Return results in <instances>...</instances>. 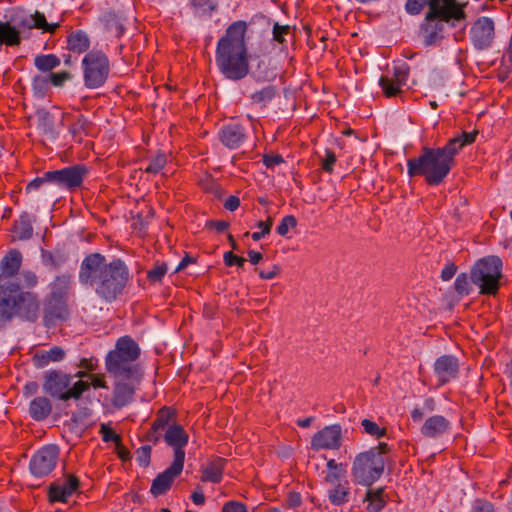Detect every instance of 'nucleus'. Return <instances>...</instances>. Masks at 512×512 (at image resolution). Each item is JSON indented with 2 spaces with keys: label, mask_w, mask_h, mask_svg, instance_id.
Instances as JSON below:
<instances>
[{
  "label": "nucleus",
  "mask_w": 512,
  "mask_h": 512,
  "mask_svg": "<svg viewBox=\"0 0 512 512\" xmlns=\"http://www.w3.org/2000/svg\"><path fill=\"white\" fill-rule=\"evenodd\" d=\"M222 512H247L246 506L240 502L230 501L224 504Z\"/></svg>",
  "instance_id": "680f3d73"
},
{
  "label": "nucleus",
  "mask_w": 512,
  "mask_h": 512,
  "mask_svg": "<svg viewBox=\"0 0 512 512\" xmlns=\"http://www.w3.org/2000/svg\"><path fill=\"white\" fill-rule=\"evenodd\" d=\"M219 137L221 142L230 149L238 148L245 139L244 128L239 124H229L224 126Z\"/></svg>",
  "instance_id": "393cba45"
},
{
  "label": "nucleus",
  "mask_w": 512,
  "mask_h": 512,
  "mask_svg": "<svg viewBox=\"0 0 512 512\" xmlns=\"http://www.w3.org/2000/svg\"><path fill=\"white\" fill-rule=\"evenodd\" d=\"M134 386L127 379H117L113 390L112 405L117 408H123L132 402L134 396Z\"/></svg>",
  "instance_id": "b1692460"
},
{
  "label": "nucleus",
  "mask_w": 512,
  "mask_h": 512,
  "mask_svg": "<svg viewBox=\"0 0 512 512\" xmlns=\"http://www.w3.org/2000/svg\"><path fill=\"white\" fill-rule=\"evenodd\" d=\"M34 65L41 72H51L60 65V59L54 54L38 55L34 59Z\"/></svg>",
  "instance_id": "e433bc0d"
},
{
  "label": "nucleus",
  "mask_w": 512,
  "mask_h": 512,
  "mask_svg": "<svg viewBox=\"0 0 512 512\" xmlns=\"http://www.w3.org/2000/svg\"><path fill=\"white\" fill-rule=\"evenodd\" d=\"M90 47V39L86 32L76 30L71 32L67 37V48L74 53H84Z\"/></svg>",
  "instance_id": "c85d7f7f"
},
{
  "label": "nucleus",
  "mask_w": 512,
  "mask_h": 512,
  "mask_svg": "<svg viewBox=\"0 0 512 512\" xmlns=\"http://www.w3.org/2000/svg\"><path fill=\"white\" fill-rule=\"evenodd\" d=\"M287 506L289 508H296L299 507L302 503V499L299 493L297 492H290L288 494L287 500H286Z\"/></svg>",
  "instance_id": "69168bd1"
},
{
  "label": "nucleus",
  "mask_w": 512,
  "mask_h": 512,
  "mask_svg": "<svg viewBox=\"0 0 512 512\" xmlns=\"http://www.w3.org/2000/svg\"><path fill=\"white\" fill-rule=\"evenodd\" d=\"M139 356L138 344L129 336L120 337L115 348L106 355V370L116 379L139 380L141 373L138 365L135 364Z\"/></svg>",
  "instance_id": "20e7f679"
},
{
  "label": "nucleus",
  "mask_w": 512,
  "mask_h": 512,
  "mask_svg": "<svg viewBox=\"0 0 512 512\" xmlns=\"http://www.w3.org/2000/svg\"><path fill=\"white\" fill-rule=\"evenodd\" d=\"M167 272V265L165 263L157 264L154 268L147 272V278L150 282H160Z\"/></svg>",
  "instance_id": "09e8293b"
},
{
  "label": "nucleus",
  "mask_w": 512,
  "mask_h": 512,
  "mask_svg": "<svg viewBox=\"0 0 512 512\" xmlns=\"http://www.w3.org/2000/svg\"><path fill=\"white\" fill-rule=\"evenodd\" d=\"M106 28L115 36L120 37L124 32V26L119 15L108 12L104 16Z\"/></svg>",
  "instance_id": "4c0bfd02"
},
{
  "label": "nucleus",
  "mask_w": 512,
  "mask_h": 512,
  "mask_svg": "<svg viewBox=\"0 0 512 512\" xmlns=\"http://www.w3.org/2000/svg\"><path fill=\"white\" fill-rule=\"evenodd\" d=\"M277 94V88L274 85H267L262 89L254 92L250 96L251 103L261 108L266 107Z\"/></svg>",
  "instance_id": "72a5a7b5"
},
{
  "label": "nucleus",
  "mask_w": 512,
  "mask_h": 512,
  "mask_svg": "<svg viewBox=\"0 0 512 512\" xmlns=\"http://www.w3.org/2000/svg\"><path fill=\"white\" fill-rule=\"evenodd\" d=\"M341 438L342 431L340 425L326 426L313 436L311 447L314 450L338 449L341 446Z\"/></svg>",
  "instance_id": "2eb2a0df"
},
{
  "label": "nucleus",
  "mask_w": 512,
  "mask_h": 512,
  "mask_svg": "<svg viewBox=\"0 0 512 512\" xmlns=\"http://www.w3.org/2000/svg\"><path fill=\"white\" fill-rule=\"evenodd\" d=\"M464 7L465 4H461L457 0H432L426 15L441 18L442 21H451V26L455 27L457 22L466 19Z\"/></svg>",
  "instance_id": "9b49d317"
},
{
  "label": "nucleus",
  "mask_w": 512,
  "mask_h": 512,
  "mask_svg": "<svg viewBox=\"0 0 512 512\" xmlns=\"http://www.w3.org/2000/svg\"><path fill=\"white\" fill-rule=\"evenodd\" d=\"M22 255L18 250H12L1 260V272L6 277L14 276L20 269Z\"/></svg>",
  "instance_id": "c756f323"
},
{
  "label": "nucleus",
  "mask_w": 512,
  "mask_h": 512,
  "mask_svg": "<svg viewBox=\"0 0 512 512\" xmlns=\"http://www.w3.org/2000/svg\"><path fill=\"white\" fill-rule=\"evenodd\" d=\"M13 233L18 240H28L32 237V221L28 213H22L19 219L15 221L13 226Z\"/></svg>",
  "instance_id": "2f4dec72"
},
{
  "label": "nucleus",
  "mask_w": 512,
  "mask_h": 512,
  "mask_svg": "<svg viewBox=\"0 0 512 512\" xmlns=\"http://www.w3.org/2000/svg\"><path fill=\"white\" fill-rule=\"evenodd\" d=\"M502 261L497 256H489L478 260L470 271V279L479 287L480 294L495 295L499 290L502 277Z\"/></svg>",
  "instance_id": "423d86ee"
},
{
  "label": "nucleus",
  "mask_w": 512,
  "mask_h": 512,
  "mask_svg": "<svg viewBox=\"0 0 512 512\" xmlns=\"http://www.w3.org/2000/svg\"><path fill=\"white\" fill-rule=\"evenodd\" d=\"M79 479L74 475H68L63 484L52 483L49 486L50 502H66L79 487Z\"/></svg>",
  "instance_id": "412c9836"
},
{
  "label": "nucleus",
  "mask_w": 512,
  "mask_h": 512,
  "mask_svg": "<svg viewBox=\"0 0 512 512\" xmlns=\"http://www.w3.org/2000/svg\"><path fill=\"white\" fill-rule=\"evenodd\" d=\"M192 6L201 12H209L216 8L217 3L215 0H192Z\"/></svg>",
  "instance_id": "4d7b16f0"
},
{
  "label": "nucleus",
  "mask_w": 512,
  "mask_h": 512,
  "mask_svg": "<svg viewBox=\"0 0 512 512\" xmlns=\"http://www.w3.org/2000/svg\"><path fill=\"white\" fill-rule=\"evenodd\" d=\"M282 162H283V158L279 154H276V155H264L263 156V163L265 164V166L267 168H273V167H275L276 165H278V164H280Z\"/></svg>",
  "instance_id": "e2e57ef3"
},
{
  "label": "nucleus",
  "mask_w": 512,
  "mask_h": 512,
  "mask_svg": "<svg viewBox=\"0 0 512 512\" xmlns=\"http://www.w3.org/2000/svg\"><path fill=\"white\" fill-rule=\"evenodd\" d=\"M297 225V220L293 215L285 216L281 223L277 226V233L281 236H285L289 228H294Z\"/></svg>",
  "instance_id": "8fccbe9b"
},
{
  "label": "nucleus",
  "mask_w": 512,
  "mask_h": 512,
  "mask_svg": "<svg viewBox=\"0 0 512 512\" xmlns=\"http://www.w3.org/2000/svg\"><path fill=\"white\" fill-rule=\"evenodd\" d=\"M229 225H230L229 222L224 221V220H218V221L210 220L206 224V226L208 228H213L218 232H224L225 230L228 229Z\"/></svg>",
  "instance_id": "338daca9"
},
{
  "label": "nucleus",
  "mask_w": 512,
  "mask_h": 512,
  "mask_svg": "<svg viewBox=\"0 0 512 512\" xmlns=\"http://www.w3.org/2000/svg\"><path fill=\"white\" fill-rule=\"evenodd\" d=\"M451 25V21H442L441 18L428 17L425 14L423 23L420 26L421 36L425 46L437 45L444 38L445 25Z\"/></svg>",
  "instance_id": "4468645a"
},
{
  "label": "nucleus",
  "mask_w": 512,
  "mask_h": 512,
  "mask_svg": "<svg viewBox=\"0 0 512 512\" xmlns=\"http://www.w3.org/2000/svg\"><path fill=\"white\" fill-rule=\"evenodd\" d=\"M72 376L59 370H54L45 375L43 389L52 397L62 400L68 390Z\"/></svg>",
  "instance_id": "f3484780"
},
{
  "label": "nucleus",
  "mask_w": 512,
  "mask_h": 512,
  "mask_svg": "<svg viewBox=\"0 0 512 512\" xmlns=\"http://www.w3.org/2000/svg\"><path fill=\"white\" fill-rule=\"evenodd\" d=\"M90 122L82 115L70 126V133L77 142L82 141V136L88 133Z\"/></svg>",
  "instance_id": "58836bf2"
},
{
  "label": "nucleus",
  "mask_w": 512,
  "mask_h": 512,
  "mask_svg": "<svg viewBox=\"0 0 512 512\" xmlns=\"http://www.w3.org/2000/svg\"><path fill=\"white\" fill-rule=\"evenodd\" d=\"M51 411L52 405L46 397H36L30 403L29 412L34 420H44L50 415Z\"/></svg>",
  "instance_id": "7c9ffc66"
},
{
  "label": "nucleus",
  "mask_w": 512,
  "mask_h": 512,
  "mask_svg": "<svg viewBox=\"0 0 512 512\" xmlns=\"http://www.w3.org/2000/svg\"><path fill=\"white\" fill-rule=\"evenodd\" d=\"M100 433L102 435V439L104 442H114L117 444L121 441V437L116 434V432L107 426L106 424H102L100 428Z\"/></svg>",
  "instance_id": "864d4df0"
},
{
  "label": "nucleus",
  "mask_w": 512,
  "mask_h": 512,
  "mask_svg": "<svg viewBox=\"0 0 512 512\" xmlns=\"http://www.w3.org/2000/svg\"><path fill=\"white\" fill-rule=\"evenodd\" d=\"M365 501H368L367 510L368 512H379L385 505L383 498V488L379 489H368L365 497Z\"/></svg>",
  "instance_id": "c9c22d12"
},
{
  "label": "nucleus",
  "mask_w": 512,
  "mask_h": 512,
  "mask_svg": "<svg viewBox=\"0 0 512 512\" xmlns=\"http://www.w3.org/2000/svg\"><path fill=\"white\" fill-rule=\"evenodd\" d=\"M165 442L173 447L174 459L184 463L185 452L183 447L188 443V434L179 424H171L164 432Z\"/></svg>",
  "instance_id": "6ab92c4d"
},
{
  "label": "nucleus",
  "mask_w": 512,
  "mask_h": 512,
  "mask_svg": "<svg viewBox=\"0 0 512 512\" xmlns=\"http://www.w3.org/2000/svg\"><path fill=\"white\" fill-rule=\"evenodd\" d=\"M84 83L87 88L95 89L101 87L108 78L109 60L99 50L88 52L82 59Z\"/></svg>",
  "instance_id": "1a4fd4ad"
},
{
  "label": "nucleus",
  "mask_w": 512,
  "mask_h": 512,
  "mask_svg": "<svg viewBox=\"0 0 512 512\" xmlns=\"http://www.w3.org/2000/svg\"><path fill=\"white\" fill-rule=\"evenodd\" d=\"M8 291V283L0 285V315L6 314V309L9 307L6 293Z\"/></svg>",
  "instance_id": "052dcab7"
},
{
  "label": "nucleus",
  "mask_w": 512,
  "mask_h": 512,
  "mask_svg": "<svg viewBox=\"0 0 512 512\" xmlns=\"http://www.w3.org/2000/svg\"><path fill=\"white\" fill-rule=\"evenodd\" d=\"M459 371L458 359L452 355L439 357L434 364V372L441 385L454 379Z\"/></svg>",
  "instance_id": "aec40b11"
},
{
  "label": "nucleus",
  "mask_w": 512,
  "mask_h": 512,
  "mask_svg": "<svg viewBox=\"0 0 512 512\" xmlns=\"http://www.w3.org/2000/svg\"><path fill=\"white\" fill-rule=\"evenodd\" d=\"M71 284V275L63 274L57 276L51 283L50 296L66 299Z\"/></svg>",
  "instance_id": "f704fd0d"
},
{
  "label": "nucleus",
  "mask_w": 512,
  "mask_h": 512,
  "mask_svg": "<svg viewBox=\"0 0 512 512\" xmlns=\"http://www.w3.org/2000/svg\"><path fill=\"white\" fill-rule=\"evenodd\" d=\"M49 79L52 85L56 87H61L65 81L72 78V75L68 71H62L60 73H50Z\"/></svg>",
  "instance_id": "5fc2aeb1"
},
{
  "label": "nucleus",
  "mask_w": 512,
  "mask_h": 512,
  "mask_svg": "<svg viewBox=\"0 0 512 512\" xmlns=\"http://www.w3.org/2000/svg\"><path fill=\"white\" fill-rule=\"evenodd\" d=\"M9 307L6 314L0 315V326L9 321L14 315L34 322L38 317L39 303L35 294L22 292L20 285L15 282H8L6 293Z\"/></svg>",
  "instance_id": "39448f33"
},
{
  "label": "nucleus",
  "mask_w": 512,
  "mask_h": 512,
  "mask_svg": "<svg viewBox=\"0 0 512 512\" xmlns=\"http://www.w3.org/2000/svg\"><path fill=\"white\" fill-rule=\"evenodd\" d=\"M457 271V266L454 264V263H449L447 264L442 272H441V278L443 281H448L450 280L456 273Z\"/></svg>",
  "instance_id": "0e129e2a"
},
{
  "label": "nucleus",
  "mask_w": 512,
  "mask_h": 512,
  "mask_svg": "<svg viewBox=\"0 0 512 512\" xmlns=\"http://www.w3.org/2000/svg\"><path fill=\"white\" fill-rule=\"evenodd\" d=\"M225 460L223 458H215L202 468L203 482L219 483L222 479Z\"/></svg>",
  "instance_id": "cd10ccee"
},
{
  "label": "nucleus",
  "mask_w": 512,
  "mask_h": 512,
  "mask_svg": "<svg viewBox=\"0 0 512 512\" xmlns=\"http://www.w3.org/2000/svg\"><path fill=\"white\" fill-rule=\"evenodd\" d=\"M42 259L43 263L46 266L50 267L51 269H56L60 267L65 261L62 255H54L53 253L48 251H43Z\"/></svg>",
  "instance_id": "de8ad7c7"
},
{
  "label": "nucleus",
  "mask_w": 512,
  "mask_h": 512,
  "mask_svg": "<svg viewBox=\"0 0 512 512\" xmlns=\"http://www.w3.org/2000/svg\"><path fill=\"white\" fill-rule=\"evenodd\" d=\"M289 25H280L279 23H274L273 25V40L283 43L285 41V36L290 33Z\"/></svg>",
  "instance_id": "603ef678"
},
{
  "label": "nucleus",
  "mask_w": 512,
  "mask_h": 512,
  "mask_svg": "<svg viewBox=\"0 0 512 512\" xmlns=\"http://www.w3.org/2000/svg\"><path fill=\"white\" fill-rule=\"evenodd\" d=\"M247 23L239 20L226 29L218 41L215 60L220 72L230 80H241L249 73V59L245 43Z\"/></svg>",
  "instance_id": "7ed1b4c3"
},
{
  "label": "nucleus",
  "mask_w": 512,
  "mask_h": 512,
  "mask_svg": "<svg viewBox=\"0 0 512 512\" xmlns=\"http://www.w3.org/2000/svg\"><path fill=\"white\" fill-rule=\"evenodd\" d=\"M454 286L459 296H466L471 291V285L466 273H461L457 276Z\"/></svg>",
  "instance_id": "c03bdc74"
},
{
  "label": "nucleus",
  "mask_w": 512,
  "mask_h": 512,
  "mask_svg": "<svg viewBox=\"0 0 512 512\" xmlns=\"http://www.w3.org/2000/svg\"><path fill=\"white\" fill-rule=\"evenodd\" d=\"M88 169L85 165H73L59 170L47 171L51 185L61 189L74 190L80 187Z\"/></svg>",
  "instance_id": "9d476101"
},
{
  "label": "nucleus",
  "mask_w": 512,
  "mask_h": 512,
  "mask_svg": "<svg viewBox=\"0 0 512 512\" xmlns=\"http://www.w3.org/2000/svg\"><path fill=\"white\" fill-rule=\"evenodd\" d=\"M494 21L488 17L478 18L470 30L471 40L474 46L483 50L488 48L494 39Z\"/></svg>",
  "instance_id": "ddd939ff"
},
{
  "label": "nucleus",
  "mask_w": 512,
  "mask_h": 512,
  "mask_svg": "<svg viewBox=\"0 0 512 512\" xmlns=\"http://www.w3.org/2000/svg\"><path fill=\"white\" fill-rule=\"evenodd\" d=\"M90 387V383L79 380L73 384L62 397V401H68L69 399H79L82 394L87 391Z\"/></svg>",
  "instance_id": "ea45409f"
},
{
  "label": "nucleus",
  "mask_w": 512,
  "mask_h": 512,
  "mask_svg": "<svg viewBox=\"0 0 512 512\" xmlns=\"http://www.w3.org/2000/svg\"><path fill=\"white\" fill-rule=\"evenodd\" d=\"M173 415L174 413L167 407L160 409L157 414V418L153 422V426H155V429L163 430L165 432L168 426H170L169 421Z\"/></svg>",
  "instance_id": "79ce46f5"
},
{
  "label": "nucleus",
  "mask_w": 512,
  "mask_h": 512,
  "mask_svg": "<svg viewBox=\"0 0 512 512\" xmlns=\"http://www.w3.org/2000/svg\"><path fill=\"white\" fill-rule=\"evenodd\" d=\"M37 127L49 139H56L58 130L54 126L52 115L45 109H38L36 111Z\"/></svg>",
  "instance_id": "bb28decb"
},
{
  "label": "nucleus",
  "mask_w": 512,
  "mask_h": 512,
  "mask_svg": "<svg viewBox=\"0 0 512 512\" xmlns=\"http://www.w3.org/2000/svg\"><path fill=\"white\" fill-rule=\"evenodd\" d=\"M129 280V270L124 261L114 259L106 263L100 253L87 255L80 266L79 282L94 288L96 294L107 302L114 301Z\"/></svg>",
  "instance_id": "f03ea898"
},
{
  "label": "nucleus",
  "mask_w": 512,
  "mask_h": 512,
  "mask_svg": "<svg viewBox=\"0 0 512 512\" xmlns=\"http://www.w3.org/2000/svg\"><path fill=\"white\" fill-rule=\"evenodd\" d=\"M23 283L27 287H34L37 284V276L34 272L31 271H23L22 274Z\"/></svg>",
  "instance_id": "774afa93"
},
{
  "label": "nucleus",
  "mask_w": 512,
  "mask_h": 512,
  "mask_svg": "<svg viewBox=\"0 0 512 512\" xmlns=\"http://www.w3.org/2000/svg\"><path fill=\"white\" fill-rule=\"evenodd\" d=\"M451 428V423L442 415H433L428 417L421 426L420 432L427 438H438L447 433Z\"/></svg>",
  "instance_id": "5701e85b"
},
{
  "label": "nucleus",
  "mask_w": 512,
  "mask_h": 512,
  "mask_svg": "<svg viewBox=\"0 0 512 512\" xmlns=\"http://www.w3.org/2000/svg\"><path fill=\"white\" fill-rule=\"evenodd\" d=\"M477 134L478 131H464L443 147H423L420 156L407 160L408 175L423 176L427 184L439 185L455 165V156L464 146L472 144Z\"/></svg>",
  "instance_id": "f257e3e1"
},
{
  "label": "nucleus",
  "mask_w": 512,
  "mask_h": 512,
  "mask_svg": "<svg viewBox=\"0 0 512 512\" xmlns=\"http://www.w3.org/2000/svg\"><path fill=\"white\" fill-rule=\"evenodd\" d=\"M409 75V66L401 63L394 67L393 78L381 76L379 85L387 97H393L401 92V87L406 85Z\"/></svg>",
  "instance_id": "dca6fc26"
},
{
  "label": "nucleus",
  "mask_w": 512,
  "mask_h": 512,
  "mask_svg": "<svg viewBox=\"0 0 512 512\" xmlns=\"http://www.w3.org/2000/svg\"><path fill=\"white\" fill-rule=\"evenodd\" d=\"M66 356V352L59 346H53L47 351L37 352L33 356V364L37 368H44L51 362H60Z\"/></svg>",
  "instance_id": "a878e982"
},
{
  "label": "nucleus",
  "mask_w": 512,
  "mask_h": 512,
  "mask_svg": "<svg viewBox=\"0 0 512 512\" xmlns=\"http://www.w3.org/2000/svg\"><path fill=\"white\" fill-rule=\"evenodd\" d=\"M361 425L365 433L376 438H380L386 434V428L379 427V425L376 422H373L369 419H363Z\"/></svg>",
  "instance_id": "a18cd8bd"
},
{
  "label": "nucleus",
  "mask_w": 512,
  "mask_h": 512,
  "mask_svg": "<svg viewBox=\"0 0 512 512\" xmlns=\"http://www.w3.org/2000/svg\"><path fill=\"white\" fill-rule=\"evenodd\" d=\"M336 163V155L333 151L326 149L325 157L322 158V169L325 172L331 173L333 171V166Z\"/></svg>",
  "instance_id": "6e6d98bb"
},
{
  "label": "nucleus",
  "mask_w": 512,
  "mask_h": 512,
  "mask_svg": "<svg viewBox=\"0 0 512 512\" xmlns=\"http://www.w3.org/2000/svg\"><path fill=\"white\" fill-rule=\"evenodd\" d=\"M137 462L142 467H147L150 464V457H151V446L144 445L140 447L137 451Z\"/></svg>",
  "instance_id": "3c124183"
},
{
  "label": "nucleus",
  "mask_w": 512,
  "mask_h": 512,
  "mask_svg": "<svg viewBox=\"0 0 512 512\" xmlns=\"http://www.w3.org/2000/svg\"><path fill=\"white\" fill-rule=\"evenodd\" d=\"M183 466V462L174 459L171 466L153 480L150 492L155 496L164 494L171 487L174 479L182 472Z\"/></svg>",
  "instance_id": "a211bd4d"
},
{
  "label": "nucleus",
  "mask_w": 512,
  "mask_h": 512,
  "mask_svg": "<svg viewBox=\"0 0 512 512\" xmlns=\"http://www.w3.org/2000/svg\"><path fill=\"white\" fill-rule=\"evenodd\" d=\"M69 316L66 299L50 296L45 306L44 322L47 326L55 325L57 320H65Z\"/></svg>",
  "instance_id": "4be33fe9"
},
{
  "label": "nucleus",
  "mask_w": 512,
  "mask_h": 512,
  "mask_svg": "<svg viewBox=\"0 0 512 512\" xmlns=\"http://www.w3.org/2000/svg\"><path fill=\"white\" fill-rule=\"evenodd\" d=\"M59 449L55 445H46L38 450L30 460L29 468L36 477H44L56 466Z\"/></svg>",
  "instance_id": "f8f14e48"
},
{
  "label": "nucleus",
  "mask_w": 512,
  "mask_h": 512,
  "mask_svg": "<svg viewBox=\"0 0 512 512\" xmlns=\"http://www.w3.org/2000/svg\"><path fill=\"white\" fill-rule=\"evenodd\" d=\"M43 185H51L50 179L47 178V172H45L42 177H37L30 181L26 186V191L31 192L37 190Z\"/></svg>",
  "instance_id": "bf43d9fd"
},
{
  "label": "nucleus",
  "mask_w": 512,
  "mask_h": 512,
  "mask_svg": "<svg viewBox=\"0 0 512 512\" xmlns=\"http://www.w3.org/2000/svg\"><path fill=\"white\" fill-rule=\"evenodd\" d=\"M49 76L36 75L32 80V87L36 95L44 96L50 85Z\"/></svg>",
  "instance_id": "37998d69"
},
{
  "label": "nucleus",
  "mask_w": 512,
  "mask_h": 512,
  "mask_svg": "<svg viewBox=\"0 0 512 512\" xmlns=\"http://www.w3.org/2000/svg\"><path fill=\"white\" fill-rule=\"evenodd\" d=\"M167 164V156L165 153L158 152L155 156H153L148 164V166L144 169L146 173L157 174L160 172L165 165Z\"/></svg>",
  "instance_id": "a19ab883"
},
{
  "label": "nucleus",
  "mask_w": 512,
  "mask_h": 512,
  "mask_svg": "<svg viewBox=\"0 0 512 512\" xmlns=\"http://www.w3.org/2000/svg\"><path fill=\"white\" fill-rule=\"evenodd\" d=\"M350 485L348 481L338 483L328 491V499L336 506H341L349 501Z\"/></svg>",
  "instance_id": "473e14b6"
},
{
  "label": "nucleus",
  "mask_w": 512,
  "mask_h": 512,
  "mask_svg": "<svg viewBox=\"0 0 512 512\" xmlns=\"http://www.w3.org/2000/svg\"><path fill=\"white\" fill-rule=\"evenodd\" d=\"M471 512H495L494 506L487 500L476 499L473 502Z\"/></svg>",
  "instance_id": "13d9d810"
},
{
  "label": "nucleus",
  "mask_w": 512,
  "mask_h": 512,
  "mask_svg": "<svg viewBox=\"0 0 512 512\" xmlns=\"http://www.w3.org/2000/svg\"><path fill=\"white\" fill-rule=\"evenodd\" d=\"M432 0H407L405 9L410 15H418L422 12L425 6L430 5Z\"/></svg>",
  "instance_id": "49530a36"
},
{
  "label": "nucleus",
  "mask_w": 512,
  "mask_h": 512,
  "mask_svg": "<svg viewBox=\"0 0 512 512\" xmlns=\"http://www.w3.org/2000/svg\"><path fill=\"white\" fill-rule=\"evenodd\" d=\"M60 26L59 22L48 23L43 13L36 11L16 25H11L10 22H0V44L7 46H18L21 42V33L25 29H41L42 32L54 33Z\"/></svg>",
  "instance_id": "0eeeda50"
},
{
  "label": "nucleus",
  "mask_w": 512,
  "mask_h": 512,
  "mask_svg": "<svg viewBox=\"0 0 512 512\" xmlns=\"http://www.w3.org/2000/svg\"><path fill=\"white\" fill-rule=\"evenodd\" d=\"M385 461L377 449H370L356 456L352 466V476L360 485L370 486L384 471Z\"/></svg>",
  "instance_id": "6e6552de"
}]
</instances>
